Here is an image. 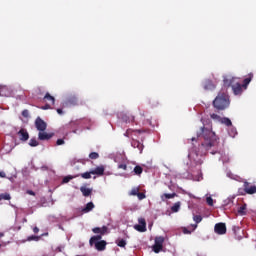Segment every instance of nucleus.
I'll return each instance as SVG.
<instances>
[{
	"instance_id": "f257e3e1",
	"label": "nucleus",
	"mask_w": 256,
	"mask_h": 256,
	"mask_svg": "<svg viewBox=\"0 0 256 256\" xmlns=\"http://www.w3.org/2000/svg\"><path fill=\"white\" fill-rule=\"evenodd\" d=\"M197 137H203L204 143H202L199 147L201 151H211V149H217L219 146V138L213 132V126L208 125L205 127H200V129L196 132Z\"/></svg>"
},
{
	"instance_id": "f03ea898",
	"label": "nucleus",
	"mask_w": 256,
	"mask_h": 256,
	"mask_svg": "<svg viewBox=\"0 0 256 256\" xmlns=\"http://www.w3.org/2000/svg\"><path fill=\"white\" fill-rule=\"evenodd\" d=\"M239 78L224 76L223 83L224 87H232V91L234 95H241L243 93V89H247L249 87V83L253 81V73H249L248 76L243 80V84L239 83Z\"/></svg>"
},
{
	"instance_id": "7ed1b4c3",
	"label": "nucleus",
	"mask_w": 256,
	"mask_h": 256,
	"mask_svg": "<svg viewBox=\"0 0 256 256\" xmlns=\"http://www.w3.org/2000/svg\"><path fill=\"white\" fill-rule=\"evenodd\" d=\"M229 104V95H227L225 92H219L213 101V107H215V109L218 111H225V109L229 107Z\"/></svg>"
},
{
	"instance_id": "20e7f679",
	"label": "nucleus",
	"mask_w": 256,
	"mask_h": 256,
	"mask_svg": "<svg viewBox=\"0 0 256 256\" xmlns=\"http://www.w3.org/2000/svg\"><path fill=\"white\" fill-rule=\"evenodd\" d=\"M92 232L95 233L96 236H92L89 240L91 247H93V243H95V241H101V239H103V235H107V233H109V228L107 226H103L102 228L95 227L92 229Z\"/></svg>"
},
{
	"instance_id": "39448f33",
	"label": "nucleus",
	"mask_w": 256,
	"mask_h": 256,
	"mask_svg": "<svg viewBox=\"0 0 256 256\" xmlns=\"http://www.w3.org/2000/svg\"><path fill=\"white\" fill-rule=\"evenodd\" d=\"M105 173V167L103 166H98L93 170H90L89 172H84L80 174V177H82V179H91V175H104ZM76 177H79V175H77Z\"/></svg>"
},
{
	"instance_id": "423d86ee",
	"label": "nucleus",
	"mask_w": 256,
	"mask_h": 256,
	"mask_svg": "<svg viewBox=\"0 0 256 256\" xmlns=\"http://www.w3.org/2000/svg\"><path fill=\"white\" fill-rule=\"evenodd\" d=\"M203 155H205V152L199 153L197 151H191L188 154V157L190 160H193L196 163V165H203V160L199 158V157H203Z\"/></svg>"
},
{
	"instance_id": "0eeeda50",
	"label": "nucleus",
	"mask_w": 256,
	"mask_h": 256,
	"mask_svg": "<svg viewBox=\"0 0 256 256\" xmlns=\"http://www.w3.org/2000/svg\"><path fill=\"white\" fill-rule=\"evenodd\" d=\"M141 133H142L141 130H133L129 128L124 133V137H128L129 139H132V141H135L137 140V135H140Z\"/></svg>"
},
{
	"instance_id": "6e6552de",
	"label": "nucleus",
	"mask_w": 256,
	"mask_h": 256,
	"mask_svg": "<svg viewBox=\"0 0 256 256\" xmlns=\"http://www.w3.org/2000/svg\"><path fill=\"white\" fill-rule=\"evenodd\" d=\"M35 127L39 133L41 131H46L47 129V122L41 119V117H37L35 120Z\"/></svg>"
},
{
	"instance_id": "1a4fd4ad",
	"label": "nucleus",
	"mask_w": 256,
	"mask_h": 256,
	"mask_svg": "<svg viewBox=\"0 0 256 256\" xmlns=\"http://www.w3.org/2000/svg\"><path fill=\"white\" fill-rule=\"evenodd\" d=\"M214 231L217 235H225L227 233V226L225 223H217L214 226Z\"/></svg>"
},
{
	"instance_id": "9d476101",
	"label": "nucleus",
	"mask_w": 256,
	"mask_h": 256,
	"mask_svg": "<svg viewBox=\"0 0 256 256\" xmlns=\"http://www.w3.org/2000/svg\"><path fill=\"white\" fill-rule=\"evenodd\" d=\"M243 187H244V191H245V193H247V195H255V193H256L255 185H251V183L245 181L243 184Z\"/></svg>"
},
{
	"instance_id": "9b49d317",
	"label": "nucleus",
	"mask_w": 256,
	"mask_h": 256,
	"mask_svg": "<svg viewBox=\"0 0 256 256\" xmlns=\"http://www.w3.org/2000/svg\"><path fill=\"white\" fill-rule=\"evenodd\" d=\"M55 136V133H47L44 131H40L38 133V139L39 141H49L50 139H53V137Z\"/></svg>"
},
{
	"instance_id": "f8f14e48",
	"label": "nucleus",
	"mask_w": 256,
	"mask_h": 256,
	"mask_svg": "<svg viewBox=\"0 0 256 256\" xmlns=\"http://www.w3.org/2000/svg\"><path fill=\"white\" fill-rule=\"evenodd\" d=\"M18 137L20 141H29V132L25 128H21L18 131Z\"/></svg>"
},
{
	"instance_id": "ddd939ff",
	"label": "nucleus",
	"mask_w": 256,
	"mask_h": 256,
	"mask_svg": "<svg viewBox=\"0 0 256 256\" xmlns=\"http://www.w3.org/2000/svg\"><path fill=\"white\" fill-rule=\"evenodd\" d=\"M93 245H95V248L97 249V251H105L107 247V242L105 240H100V241L98 240V241H95Z\"/></svg>"
},
{
	"instance_id": "4468645a",
	"label": "nucleus",
	"mask_w": 256,
	"mask_h": 256,
	"mask_svg": "<svg viewBox=\"0 0 256 256\" xmlns=\"http://www.w3.org/2000/svg\"><path fill=\"white\" fill-rule=\"evenodd\" d=\"M11 90L6 85H0V97H9Z\"/></svg>"
},
{
	"instance_id": "2eb2a0df",
	"label": "nucleus",
	"mask_w": 256,
	"mask_h": 256,
	"mask_svg": "<svg viewBox=\"0 0 256 256\" xmlns=\"http://www.w3.org/2000/svg\"><path fill=\"white\" fill-rule=\"evenodd\" d=\"M215 87L216 86L213 84V81L209 79L203 82V88L205 89V91H213Z\"/></svg>"
},
{
	"instance_id": "dca6fc26",
	"label": "nucleus",
	"mask_w": 256,
	"mask_h": 256,
	"mask_svg": "<svg viewBox=\"0 0 256 256\" xmlns=\"http://www.w3.org/2000/svg\"><path fill=\"white\" fill-rule=\"evenodd\" d=\"M43 102L48 103L49 105H55V97H53L49 92L43 97Z\"/></svg>"
},
{
	"instance_id": "f3484780",
	"label": "nucleus",
	"mask_w": 256,
	"mask_h": 256,
	"mask_svg": "<svg viewBox=\"0 0 256 256\" xmlns=\"http://www.w3.org/2000/svg\"><path fill=\"white\" fill-rule=\"evenodd\" d=\"M131 146L134 147V149H138L140 153H143L144 145L143 143L139 142V140H132Z\"/></svg>"
},
{
	"instance_id": "a211bd4d",
	"label": "nucleus",
	"mask_w": 256,
	"mask_h": 256,
	"mask_svg": "<svg viewBox=\"0 0 256 256\" xmlns=\"http://www.w3.org/2000/svg\"><path fill=\"white\" fill-rule=\"evenodd\" d=\"M121 119L124 123H133V121H135V116L129 114H122Z\"/></svg>"
},
{
	"instance_id": "6ab92c4d",
	"label": "nucleus",
	"mask_w": 256,
	"mask_h": 256,
	"mask_svg": "<svg viewBox=\"0 0 256 256\" xmlns=\"http://www.w3.org/2000/svg\"><path fill=\"white\" fill-rule=\"evenodd\" d=\"M95 209V204L93 202H88L86 206L82 209V213H89Z\"/></svg>"
},
{
	"instance_id": "aec40b11",
	"label": "nucleus",
	"mask_w": 256,
	"mask_h": 256,
	"mask_svg": "<svg viewBox=\"0 0 256 256\" xmlns=\"http://www.w3.org/2000/svg\"><path fill=\"white\" fill-rule=\"evenodd\" d=\"M80 191L84 197H89L93 193V189L86 188L85 186L80 187Z\"/></svg>"
},
{
	"instance_id": "412c9836",
	"label": "nucleus",
	"mask_w": 256,
	"mask_h": 256,
	"mask_svg": "<svg viewBox=\"0 0 256 256\" xmlns=\"http://www.w3.org/2000/svg\"><path fill=\"white\" fill-rule=\"evenodd\" d=\"M66 103L67 105H79V99L76 96H70Z\"/></svg>"
},
{
	"instance_id": "4be33fe9",
	"label": "nucleus",
	"mask_w": 256,
	"mask_h": 256,
	"mask_svg": "<svg viewBox=\"0 0 256 256\" xmlns=\"http://www.w3.org/2000/svg\"><path fill=\"white\" fill-rule=\"evenodd\" d=\"M238 215H247V204H244L238 208Z\"/></svg>"
},
{
	"instance_id": "5701e85b",
	"label": "nucleus",
	"mask_w": 256,
	"mask_h": 256,
	"mask_svg": "<svg viewBox=\"0 0 256 256\" xmlns=\"http://www.w3.org/2000/svg\"><path fill=\"white\" fill-rule=\"evenodd\" d=\"M134 229H136V231H139V233H145V231H147V226H143L141 224H136L134 226Z\"/></svg>"
},
{
	"instance_id": "b1692460",
	"label": "nucleus",
	"mask_w": 256,
	"mask_h": 256,
	"mask_svg": "<svg viewBox=\"0 0 256 256\" xmlns=\"http://www.w3.org/2000/svg\"><path fill=\"white\" fill-rule=\"evenodd\" d=\"M220 123H222L223 125H226V127H231V125H233V123L231 122V119L224 117L220 120Z\"/></svg>"
},
{
	"instance_id": "393cba45",
	"label": "nucleus",
	"mask_w": 256,
	"mask_h": 256,
	"mask_svg": "<svg viewBox=\"0 0 256 256\" xmlns=\"http://www.w3.org/2000/svg\"><path fill=\"white\" fill-rule=\"evenodd\" d=\"M177 197V193H172V194H167V193H164L162 196H161V199L162 201H165V199H173Z\"/></svg>"
},
{
	"instance_id": "a878e982",
	"label": "nucleus",
	"mask_w": 256,
	"mask_h": 256,
	"mask_svg": "<svg viewBox=\"0 0 256 256\" xmlns=\"http://www.w3.org/2000/svg\"><path fill=\"white\" fill-rule=\"evenodd\" d=\"M133 173L134 175H141L143 173V167H141L140 165L135 166L133 169Z\"/></svg>"
},
{
	"instance_id": "bb28decb",
	"label": "nucleus",
	"mask_w": 256,
	"mask_h": 256,
	"mask_svg": "<svg viewBox=\"0 0 256 256\" xmlns=\"http://www.w3.org/2000/svg\"><path fill=\"white\" fill-rule=\"evenodd\" d=\"M179 209H181V202H176L172 207V213H178Z\"/></svg>"
},
{
	"instance_id": "cd10ccee",
	"label": "nucleus",
	"mask_w": 256,
	"mask_h": 256,
	"mask_svg": "<svg viewBox=\"0 0 256 256\" xmlns=\"http://www.w3.org/2000/svg\"><path fill=\"white\" fill-rule=\"evenodd\" d=\"M163 243H165V238L163 236L155 238V245L163 246Z\"/></svg>"
},
{
	"instance_id": "c85d7f7f",
	"label": "nucleus",
	"mask_w": 256,
	"mask_h": 256,
	"mask_svg": "<svg viewBox=\"0 0 256 256\" xmlns=\"http://www.w3.org/2000/svg\"><path fill=\"white\" fill-rule=\"evenodd\" d=\"M11 195L9 193L0 194V201H10Z\"/></svg>"
},
{
	"instance_id": "c756f323",
	"label": "nucleus",
	"mask_w": 256,
	"mask_h": 256,
	"mask_svg": "<svg viewBox=\"0 0 256 256\" xmlns=\"http://www.w3.org/2000/svg\"><path fill=\"white\" fill-rule=\"evenodd\" d=\"M138 194H139V187L132 188L131 191L129 192V195L133 197H137Z\"/></svg>"
},
{
	"instance_id": "7c9ffc66",
	"label": "nucleus",
	"mask_w": 256,
	"mask_h": 256,
	"mask_svg": "<svg viewBox=\"0 0 256 256\" xmlns=\"http://www.w3.org/2000/svg\"><path fill=\"white\" fill-rule=\"evenodd\" d=\"M116 245H118V247H125L127 245V241H125V239H117Z\"/></svg>"
},
{
	"instance_id": "2f4dec72",
	"label": "nucleus",
	"mask_w": 256,
	"mask_h": 256,
	"mask_svg": "<svg viewBox=\"0 0 256 256\" xmlns=\"http://www.w3.org/2000/svg\"><path fill=\"white\" fill-rule=\"evenodd\" d=\"M211 119H213L214 121H217L218 123H221V116H219L218 114L212 113L210 114Z\"/></svg>"
},
{
	"instance_id": "473e14b6",
	"label": "nucleus",
	"mask_w": 256,
	"mask_h": 256,
	"mask_svg": "<svg viewBox=\"0 0 256 256\" xmlns=\"http://www.w3.org/2000/svg\"><path fill=\"white\" fill-rule=\"evenodd\" d=\"M29 145H30V147H38L39 141H37V139H35V138H32L29 141Z\"/></svg>"
},
{
	"instance_id": "72a5a7b5",
	"label": "nucleus",
	"mask_w": 256,
	"mask_h": 256,
	"mask_svg": "<svg viewBox=\"0 0 256 256\" xmlns=\"http://www.w3.org/2000/svg\"><path fill=\"white\" fill-rule=\"evenodd\" d=\"M162 249H163V246H161L159 244H154V246H153L154 253H159L162 251Z\"/></svg>"
},
{
	"instance_id": "f704fd0d",
	"label": "nucleus",
	"mask_w": 256,
	"mask_h": 256,
	"mask_svg": "<svg viewBox=\"0 0 256 256\" xmlns=\"http://www.w3.org/2000/svg\"><path fill=\"white\" fill-rule=\"evenodd\" d=\"M193 221H195V223H201V221H203V217L201 215H194Z\"/></svg>"
},
{
	"instance_id": "c9c22d12",
	"label": "nucleus",
	"mask_w": 256,
	"mask_h": 256,
	"mask_svg": "<svg viewBox=\"0 0 256 256\" xmlns=\"http://www.w3.org/2000/svg\"><path fill=\"white\" fill-rule=\"evenodd\" d=\"M75 177L77 176H65L62 180V183H69V181H71V179H75Z\"/></svg>"
},
{
	"instance_id": "e433bc0d",
	"label": "nucleus",
	"mask_w": 256,
	"mask_h": 256,
	"mask_svg": "<svg viewBox=\"0 0 256 256\" xmlns=\"http://www.w3.org/2000/svg\"><path fill=\"white\" fill-rule=\"evenodd\" d=\"M89 158H90V159H99V153H97V152H91V153L89 154Z\"/></svg>"
},
{
	"instance_id": "4c0bfd02",
	"label": "nucleus",
	"mask_w": 256,
	"mask_h": 256,
	"mask_svg": "<svg viewBox=\"0 0 256 256\" xmlns=\"http://www.w3.org/2000/svg\"><path fill=\"white\" fill-rule=\"evenodd\" d=\"M136 197H138L139 201H143V199H145L147 196L143 192H138Z\"/></svg>"
},
{
	"instance_id": "58836bf2",
	"label": "nucleus",
	"mask_w": 256,
	"mask_h": 256,
	"mask_svg": "<svg viewBox=\"0 0 256 256\" xmlns=\"http://www.w3.org/2000/svg\"><path fill=\"white\" fill-rule=\"evenodd\" d=\"M206 203L209 205V207H213V198L212 197H207L206 198Z\"/></svg>"
},
{
	"instance_id": "ea45409f",
	"label": "nucleus",
	"mask_w": 256,
	"mask_h": 256,
	"mask_svg": "<svg viewBox=\"0 0 256 256\" xmlns=\"http://www.w3.org/2000/svg\"><path fill=\"white\" fill-rule=\"evenodd\" d=\"M138 222H139V225L147 227V222L145 221V218H139Z\"/></svg>"
},
{
	"instance_id": "a19ab883",
	"label": "nucleus",
	"mask_w": 256,
	"mask_h": 256,
	"mask_svg": "<svg viewBox=\"0 0 256 256\" xmlns=\"http://www.w3.org/2000/svg\"><path fill=\"white\" fill-rule=\"evenodd\" d=\"M22 117H25V119H27L29 117V110H27V109L23 110Z\"/></svg>"
},
{
	"instance_id": "79ce46f5",
	"label": "nucleus",
	"mask_w": 256,
	"mask_h": 256,
	"mask_svg": "<svg viewBox=\"0 0 256 256\" xmlns=\"http://www.w3.org/2000/svg\"><path fill=\"white\" fill-rule=\"evenodd\" d=\"M41 109H43V111H47V109H51V104L46 103L44 106L41 107Z\"/></svg>"
},
{
	"instance_id": "37998d69",
	"label": "nucleus",
	"mask_w": 256,
	"mask_h": 256,
	"mask_svg": "<svg viewBox=\"0 0 256 256\" xmlns=\"http://www.w3.org/2000/svg\"><path fill=\"white\" fill-rule=\"evenodd\" d=\"M118 169H123V171H127L128 167L126 164H119Z\"/></svg>"
},
{
	"instance_id": "c03bdc74",
	"label": "nucleus",
	"mask_w": 256,
	"mask_h": 256,
	"mask_svg": "<svg viewBox=\"0 0 256 256\" xmlns=\"http://www.w3.org/2000/svg\"><path fill=\"white\" fill-rule=\"evenodd\" d=\"M229 135H230V137H235V135H237V130L232 129V130L229 132Z\"/></svg>"
},
{
	"instance_id": "a18cd8bd",
	"label": "nucleus",
	"mask_w": 256,
	"mask_h": 256,
	"mask_svg": "<svg viewBox=\"0 0 256 256\" xmlns=\"http://www.w3.org/2000/svg\"><path fill=\"white\" fill-rule=\"evenodd\" d=\"M56 145H65V140H63V139H58V140L56 141Z\"/></svg>"
},
{
	"instance_id": "49530a36",
	"label": "nucleus",
	"mask_w": 256,
	"mask_h": 256,
	"mask_svg": "<svg viewBox=\"0 0 256 256\" xmlns=\"http://www.w3.org/2000/svg\"><path fill=\"white\" fill-rule=\"evenodd\" d=\"M0 177H1L2 179H5V177H7V175L5 174L4 171H0Z\"/></svg>"
},
{
	"instance_id": "de8ad7c7",
	"label": "nucleus",
	"mask_w": 256,
	"mask_h": 256,
	"mask_svg": "<svg viewBox=\"0 0 256 256\" xmlns=\"http://www.w3.org/2000/svg\"><path fill=\"white\" fill-rule=\"evenodd\" d=\"M28 195H32V197H35V192L33 190H27Z\"/></svg>"
},
{
	"instance_id": "09e8293b",
	"label": "nucleus",
	"mask_w": 256,
	"mask_h": 256,
	"mask_svg": "<svg viewBox=\"0 0 256 256\" xmlns=\"http://www.w3.org/2000/svg\"><path fill=\"white\" fill-rule=\"evenodd\" d=\"M56 111H57L58 115H63V109L58 108Z\"/></svg>"
},
{
	"instance_id": "8fccbe9b",
	"label": "nucleus",
	"mask_w": 256,
	"mask_h": 256,
	"mask_svg": "<svg viewBox=\"0 0 256 256\" xmlns=\"http://www.w3.org/2000/svg\"><path fill=\"white\" fill-rule=\"evenodd\" d=\"M33 233H39V228L38 227H34L33 228Z\"/></svg>"
},
{
	"instance_id": "3c124183",
	"label": "nucleus",
	"mask_w": 256,
	"mask_h": 256,
	"mask_svg": "<svg viewBox=\"0 0 256 256\" xmlns=\"http://www.w3.org/2000/svg\"><path fill=\"white\" fill-rule=\"evenodd\" d=\"M140 115H141V117H144V118H143V121H145V112L140 113Z\"/></svg>"
},
{
	"instance_id": "603ef678",
	"label": "nucleus",
	"mask_w": 256,
	"mask_h": 256,
	"mask_svg": "<svg viewBox=\"0 0 256 256\" xmlns=\"http://www.w3.org/2000/svg\"><path fill=\"white\" fill-rule=\"evenodd\" d=\"M146 122L149 123V125H151V118H147Z\"/></svg>"
},
{
	"instance_id": "864d4df0",
	"label": "nucleus",
	"mask_w": 256,
	"mask_h": 256,
	"mask_svg": "<svg viewBox=\"0 0 256 256\" xmlns=\"http://www.w3.org/2000/svg\"><path fill=\"white\" fill-rule=\"evenodd\" d=\"M184 233H191L187 228H184Z\"/></svg>"
},
{
	"instance_id": "5fc2aeb1",
	"label": "nucleus",
	"mask_w": 256,
	"mask_h": 256,
	"mask_svg": "<svg viewBox=\"0 0 256 256\" xmlns=\"http://www.w3.org/2000/svg\"><path fill=\"white\" fill-rule=\"evenodd\" d=\"M196 139H197V138L193 137V138L191 139V141H196Z\"/></svg>"
},
{
	"instance_id": "6e6d98bb",
	"label": "nucleus",
	"mask_w": 256,
	"mask_h": 256,
	"mask_svg": "<svg viewBox=\"0 0 256 256\" xmlns=\"http://www.w3.org/2000/svg\"><path fill=\"white\" fill-rule=\"evenodd\" d=\"M0 237H3V233H0Z\"/></svg>"
},
{
	"instance_id": "4d7b16f0",
	"label": "nucleus",
	"mask_w": 256,
	"mask_h": 256,
	"mask_svg": "<svg viewBox=\"0 0 256 256\" xmlns=\"http://www.w3.org/2000/svg\"><path fill=\"white\" fill-rule=\"evenodd\" d=\"M212 153V155H215V152H211Z\"/></svg>"
},
{
	"instance_id": "13d9d810",
	"label": "nucleus",
	"mask_w": 256,
	"mask_h": 256,
	"mask_svg": "<svg viewBox=\"0 0 256 256\" xmlns=\"http://www.w3.org/2000/svg\"><path fill=\"white\" fill-rule=\"evenodd\" d=\"M0 248H1V244H0Z\"/></svg>"
}]
</instances>
